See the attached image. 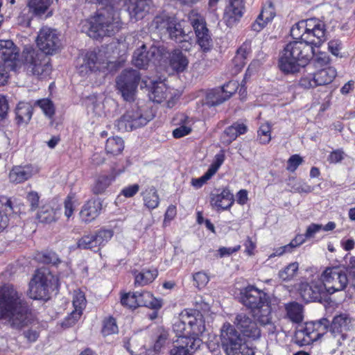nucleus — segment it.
Masks as SVG:
<instances>
[{
	"mask_svg": "<svg viewBox=\"0 0 355 355\" xmlns=\"http://www.w3.org/2000/svg\"><path fill=\"white\" fill-rule=\"evenodd\" d=\"M324 24L315 18L301 20L295 24L291 35L295 40L286 44L279 60V67L285 73L298 72L314 55V46L326 40Z\"/></svg>",
	"mask_w": 355,
	"mask_h": 355,
	"instance_id": "obj_1",
	"label": "nucleus"
},
{
	"mask_svg": "<svg viewBox=\"0 0 355 355\" xmlns=\"http://www.w3.org/2000/svg\"><path fill=\"white\" fill-rule=\"evenodd\" d=\"M0 319L15 329H21L32 320L28 303L12 284L0 287Z\"/></svg>",
	"mask_w": 355,
	"mask_h": 355,
	"instance_id": "obj_2",
	"label": "nucleus"
},
{
	"mask_svg": "<svg viewBox=\"0 0 355 355\" xmlns=\"http://www.w3.org/2000/svg\"><path fill=\"white\" fill-rule=\"evenodd\" d=\"M240 299L260 326L268 327L269 334L275 333L276 327L272 322L271 301L267 293L254 285H248L241 291Z\"/></svg>",
	"mask_w": 355,
	"mask_h": 355,
	"instance_id": "obj_3",
	"label": "nucleus"
},
{
	"mask_svg": "<svg viewBox=\"0 0 355 355\" xmlns=\"http://www.w3.org/2000/svg\"><path fill=\"white\" fill-rule=\"evenodd\" d=\"M173 330L178 335L191 336L192 338H199L205 331L202 313L188 309L183 310L173 324Z\"/></svg>",
	"mask_w": 355,
	"mask_h": 355,
	"instance_id": "obj_4",
	"label": "nucleus"
},
{
	"mask_svg": "<svg viewBox=\"0 0 355 355\" xmlns=\"http://www.w3.org/2000/svg\"><path fill=\"white\" fill-rule=\"evenodd\" d=\"M220 340L226 355H254L241 334L229 322L223 324L220 329Z\"/></svg>",
	"mask_w": 355,
	"mask_h": 355,
	"instance_id": "obj_5",
	"label": "nucleus"
},
{
	"mask_svg": "<svg viewBox=\"0 0 355 355\" xmlns=\"http://www.w3.org/2000/svg\"><path fill=\"white\" fill-rule=\"evenodd\" d=\"M120 27L121 21L118 14L112 10H105L92 18L88 35L95 39L111 36L118 32Z\"/></svg>",
	"mask_w": 355,
	"mask_h": 355,
	"instance_id": "obj_6",
	"label": "nucleus"
},
{
	"mask_svg": "<svg viewBox=\"0 0 355 355\" xmlns=\"http://www.w3.org/2000/svg\"><path fill=\"white\" fill-rule=\"evenodd\" d=\"M329 326V321L324 318L306 322L305 326H301L297 329L293 341L300 347L309 345L320 338L327 332Z\"/></svg>",
	"mask_w": 355,
	"mask_h": 355,
	"instance_id": "obj_7",
	"label": "nucleus"
},
{
	"mask_svg": "<svg viewBox=\"0 0 355 355\" xmlns=\"http://www.w3.org/2000/svg\"><path fill=\"white\" fill-rule=\"evenodd\" d=\"M56 283L57 279L49 269L40 268L29 283L28 295L33 300H44L48 297L49 289Z\"/></svg>",
	"mask_w": 355,
	"mask_h": 355,
	"instance_id": "obj_8",
	"label": "nucleus"
},
{
	"mask_svg": "<svg viewBox=\"0 0 355 355\" xmlns=\"http://www.w3.org/2000/svg\"><path fill=\"white\" fill-rule=\"evenodd\" d=\"M352 319L347 313H340L334 317L330 325V343L338 348L345 345L350 340L349 331L352 328Z\"/></svg>",
	"mask_w": 355,
	"mask_h": 355,
	"instance_id": "obj_9",
	"label": "nucleus"
},
{
	"mask_svg": "<svg viewBox=\"0 0 355 355\" xmlns=\"http://www.w3.org/2000/svg\"><path fill=\"white\" fill-rule=\"evenodd\" d=\"M23 57L28 72L40 78H44L51 71L50 58L40 51L26 49L23 51Z\"/></svg>",
	"mask_w": 355,
	"mask_h": 355,
	"instance_id": "obj_10",
	"label": "nucleus"
},
{
	"mask_svg": "<svg viewBox=\"0 0 355 355\" xmlns=\"http://www.w3.org/2000/svg\"><path fill=\"white\" fill-rule=\"evenodd\" d=\"M320 280L326 293L329 295L344 290L348 284L346 272L339 267L327 268Z\"/></svg>",
	"mask_w": 355,
	"mask_h": 355,
	"instance_id": "obj_11",
	"label": "nucleus"
},
{
	"mask_svg": "<svg viewBox=\"0 0 355 355\" xmlns=\"http://www.w3.org/2000/svg\"><path fill=\"white\" fill-rule=\"evenodd\" d=\"M157 62H159V67H170L177 73L183 72L189 64L188 59L182 51L175 50L169 53L164 46H157Z\"/></svg>",
	"mask_w": 355,
	"mask_h": 355,
	"instance_id": "obj_12",
	"label": "nucleus"
},
{
	"mask_svg": "<svg viewBox=\"0 0 355 355\" xmlns=\"http://www.w3.org/2000/svg\"><path fill=\"white\" fill-rule=\"evenodd\" d=\"M139 80L140 73L135 69H125L117 77L116 87L125 101H135Z\"/></svg>",
	"mask_w": 355,
	"mask_h": 355,
	"instance_id": "obj_13",
	"label": "nucleus"
},
{
	"mask_svg": "<svg viewBox=\"0 0 355 355\" xmlns=\"http://www.w3.org/2000/svg\"><path fill=\"white\" fill-rule=\"evenodd\" d=\"M36 42L40 52L45 55L55 53L61 47L57 31L47 26H44L40 30Z\"/></svg>",
	"mask_w": 355,
	"mask_h": 355,
	"instance_id": "obj_14",
	"label": "nucleus"
},
{
	"mask_svg": "<svg viewBox=\"0 0 355 355\" xmlns=\"http://www.w3.org/2000/svg\"><path fill=\"white\" fill-rule=\"evenodd\" d=\"M234 327L243 337L258 340L261 336V330L259 327V322L252 316L245 313H239L236 315L233 321Z\"/></svg>",
	"mask_w": 355,
	"mask_h": 355,
	"instance_id": "obj_15",
	"label": "nucleus"
},
{
	"mask_svg": "<svg viewBox=\"0 0 355 355\" xmlns=\"http://www.w3.org/2000/svg\"><path fill=\"white\" fill-rule=\"evenodd\" d=\"M157 29H159L161 34L168 33L169 38L175 42L186 41L187 35L181 25L176 21L173 17L164 12L157 16Z\"/></svg>",
	"mask_w": 355,
	"mask_h": 355,
	"instance_id": "obj_16",
	"label": "nucleus"
},
{
	"mask_svg": "<svg viewBox=\"0 0 355 355\" xmlns=\"http://www.w3.org/2000/svg\"><path fill=\"white\" fill-rule=\"evenodd\" d=\"M336 74V70L334 67H328L303 76L299 84L304 89L328 85L334 80Z\"/></svg>",
	"mask_w": 355,
	"mask_h": 355,
	"instance_id": "obj_17",
	"label": "nucleus"
},
{
	"mask_svg": "<svg viewBox=\"0 0 355 355\" xmlns=\"http://www.w3.org/2000/svg\"><path fill=\"white\" fill-rule=\"evenodd\" d=\"M189 21L194 29L198 44L204 51H209L211 46V39L204 17L192 12L189 15Z\"/></svg>",
	"mask_w": 355,
	"mask_h": 355,
	"instance_id": "obj_18",
	"label": "nucleus"
},
{
	"mask_svg": "<svg viewBox=\"0 0 355 355\" xmlns=\"http://www.w3.org/2000/svg\"><path fill=\"white\" fill-rule=\"evenodd\" d=\"M110 64V62H107L101 53L89 52L86 54L83 63L79 67V73L84 76L89 72L105 71Z\"/></svg>",
	"mask_w": 355,
	"mask_h": 355,
	"instance_id": "obj_19",
	"label": "nucleus"
},
{
	"mask_svg": "<svg viewBox=\"0 0 355 355\" xmlns=\"http://www.w3.org/2000/svg\"><path fill=\"white\" fill-rule=\"evenodd\" d=\"M202 343L200 338H192L191 336L178 335V339L174 343L170 350L171 355H193Z\"/></svg>",
	"mask_w": 355,
	"mask_h": 355,
	"instance_id": "obj_20",
	"label": "nucleus"
},
{
	"mask_svg": "<svg viewBox=\"0 0 355 355\" xmlns=\"http://www.w3.org/2000/svg\"><path fill=\"white\" fill-rule=\"evenodd\" d=\"M299 291L301 297L306 302L321 301L327 294L321 280L312 282L311 284L301 283Z\"/></svg>",
	"mask_w": 355,
	"mask_h": 355,
	"instance_id": "obj_21",
	"label": "nucleus"
},
{
	"mask_svg": "<svg viewBox=\"0 0 355 355\" xmlns=\"http://www.w3.org/2000/svg\"><path fill=\"white\" fill-rule=\"evenodd\" d=\"M148 121L140 114L133 110L128 111L119 120L115 125L121 132H128L145 125Z\"/></svg>",
	"mask_w": 355,
	"mask_h": 355,
	"instance_id": "obj_22",
	"label": "nucleus"
},
{
	"mask_svg": "<svg viewBox=\"0 0 355 355\" xmlns=\"http://www.w3.org/2000/svg\"><path fill=\"white\" fill-rule=\"evenodd\" d=\"M72 304L74 310L65 318L62 323V325L66 327L73 326L80 318L87 304L85 293L80 290L75 291L73 294Z\"/></svg>",
	"mask_w": 355,
	"mask_h": 355,
	"instance_id": "obj_23",
	"label": "nucleus"
},
{
	"mask_svg": "<svg viewBox=\"0 0 355 355\" xmlns=\"http://www.w3.org/2000/svg\"><path fill=\"white\" fill-rule=\"evenodd\" d=\"M244 5L243 0H230L223 19L228 26H232L243 16Z\"/></svg>",
	"mask_w": 355,
	"mask_h": 355,
	"instance_id": "obj_24",
	"label": "nucleus"
},
{
	"mask_svg": "<svg viewBox=\"0 0 355 355\" xmlns=\"http://www.w3.org/2000/svg\"><path fill=\"white\" fill-rule=\"evenodd\" d=\"M234 203V195L227 189H224L220 193H211L210 204L217 210L227 209Z\"/></svg>",
	"mask_w": 355,
	"mask_h": 355,
	"instance_id": "obj_25",
	"label": "nucleus"
},
{
	"mask_svg": "<svg viewBox=\"0 0 355 355\" xmlns=\"http://www.w3.org/2000/svg\"><path fill=\"white\" fill-rule=\"evenodd\" d=\"M102 204L98 200L92 199L88 200L80 211V217L82 221L90 223L100 214Z\"/></svg>",
	"mask_w": 355,
	"mask_h": 355,
	"instance_id": "obj_26",
	"label": "nucleus"
},
{
	"mask_svg": "<svg viewBox=\"0 0 355 355\" xmlns=\"http://www.w3.org/2000/svg\"><path fill=\"white\" fill-rule=\"evenodd\" d=\"M34 170L32 166H15L10 171L9 182L13 184L22 183L32 177Z\"/></svg>",
	"mask_w": 355,
	"mask_h": 355,
	"instance_id": "obj_27",
	"label": "nucleus"
},
{
	"mask_svg": "<svg viewBox=\"0 0 355 355\" xmlns=\"http://www.w3.org/2000/svg\"><path fill=\"white\" fill-rule=\"evenodd\" d=\"M275 16V8L271 2L263 6L255 21L252 24V29L256 32L261 31Z\"/></svg>",
	"mask_w": 355,
	"mask_h": 355,
	"instance_id": "obj_28",
	"label": "nucleus"
},
{
	"mask_svg": "<svg viewBox=\"0 0 355 355\" xmlns=\"http://www.w3.org/2000/svg\"><path fill=\"white\" fill-rule=\"evenodd\" d=\"M125 349L131 354V355H155V346L152 349H146L145 345L143 344V340L137 336L131 338L124 345Z\"/></svg>",
	"mask_w": 355,
	"mask_h": 355,
	"instance_id": "obj_29",
	"label": "nucleus"
},
{
	"mask_svg": "<svg viewBox=\"0 0 355 355\" xmlns=\"http://www.w3.org/2000/svg\"><path fill=\"white\" fill-rule=\"evenodd\" d=\"M19 56V50L12 40H0V58L6 63L14 61Z\"/></svg>",
	"mask_w": 355,
	"mask_h": 355,
	"instance_id": "obj_30",
	"label": "nucleus"
},
{
	"mask_svg": "<svg viewBox=\"0 0 355 355\" xmlns=\"http://www.w3.org/2000/svg\"><path fill=\"white\" fill-rule=\"evenodd\" d=\"M121 171L116 172L114 168L112 170L109 175H101L96 179L92 191L95 194L103 193L106 189L112 184L115 180L116 177L119 175Z\"/></svg>",
	"mask_w": 355,
	"mask_h": 355,
	"instance_id": "obj_31",
	"label": "nucleus"
},
{
	"mask_svg": "<svg viewBox=\"0 0 355 355\" xmlns=\"http://www.w3.org/2000/svg\"><path fill=\"white\" fill-rule=\"evenodd\" d=\"M15 114L18 125L27 124L32 117L33 107L28 103L20 102L16 107Z\"/></svg>",
	"mask_w": 355,
	"mask_h": 355,
	"instance_id": "obj_32",
	"label": "nucleus"
},
{
	"mask_svg": "<svg viewBox=\"0 0 355 355\" xmlns=\"http://www.w3.org/2000/svg\"><path fill=\"white\" fill-rule=\"evenodd\" d=\"M60 211L57 209L53 208L50 205H44L42 207L37 214V218L40 223H51L55 222L59 218Z\"/></svg>",
	"mask_w": 355,
	"mask_h": 355,
	"instance_id": "obj_33",
	"label": "nucleus"
},
{
	"mask_svg": "<svg viewBox=\"0 0 355 355\" xmlns=\"http://www.w3.org/2000/svg\"><path fill=\"white\" fill-rule=\"evenodd\" d=\"M247 131V127L243 123H234L227 127L223 132L225 142L230 144L235 140L238 136L244 134Z\"/></svg>",
	"mask_w": 355,
	"mask_h": 355,
	"instance_id": "obj_34",
	"label": "nucleus"
},
{
	"mask_svg": "<svg viewBox=\"0 0 355 355\" xmlns=\"http://www.w3.org/2000/svg\"><path fill=\"white\" fill-rule=\"evenodd\" d=\"M287 317L293 322L299 323L303 319V307L299 303L293 302L285 304Z\"/></svg>",
	"mask_w": 355,
	"mask_h": 355,
	"instance_id": "obj_35",
	"label": "nucleus"
},
{
	"mask_svg": "<svg viewBox=\"0 0 355 355\" xmlns=\"http://www.w3.org/2000/svg\"><path fill=\"white\" fill-rule=\"evenodd\" d=\"M149 54L150 53L146 51V45L143 44L140 49H137L134 53L133 64L139 69H145L150 62Z\"/></svg>",
	"mask_w": 355,
	"mask_h": 355,
	"instance_id": "obj_36",
	"label": "nucleus"
},
{
	"mask_svg": "<svg viewBox=\"0 0 355 355\" xmlns=\"http://www.w3.org/2000/svg\"><path fill=\"white\" fill-rule=\"evenodd\" d=\"M123 148L124 142L121 137H113L107 139L105 150L107 154L117 155L123 151Z\"/></svg>",
	"mask_w": 355,
	"mask_h": 355,
	"instance_id": "obj_37",
	"label": "nucleus"
},
{
	"mask_svg": "<svg viewBox=\"0 0 355 355\" xmlns=\"http://www.w3.org/2000/svg\"><path fill=\"white\" fill-rule=\"evenodd\" d=\"M228 100L220 88L212 89L206 96V102L208 106H216Z\"/></svg>",
	"mask_w": 355,
	"mask_h": 355,
	"instance_id": "obj_38",
	"label": "nucleus"
},
{
	"mask_svg": "<svg viewBox=\"0 0 355 355\" xmlns=\"http://www.w3.org/2000/svg\"><path fill=\"white\" fill-rule=\"evenodd\" d=\"M5 206L4 214L0 210V232L3 231L8 225L9 218L8 214L13 211L12 203L10 198L3 197L0 200Z\"/></svg>",
	"mask_w": 355,
	"mask_h": 355,
	"instance_id": "obj_39",
	"label": "nucleus"
},
{
	"mask_svg": "<svg viewBox=\"0 0 355 355\" xmlns=\"http://www.w3.org/2000/svg\"><path fill=\"white\" fill-rule=\"evenodd\" d=\"M98 249L104 246L112 238L114 232L112 230L101 228L93 233Z\"/></svg>",
	"mask_w": 355,
	"mask_h": 355,
	"instance_id": "obj_40",
	"label": "nucleus"
},
{
	"mask_svg": "<svg viewBox=\"0 0 355 355\" xmlns=\"http://www.w3.org/2000/svg\"><path fill=\"white\" fill-rule=\"evenodd\" d=\"M54 0H28V6L36 15H41L46 12ZM58 1V0H55Z\"/></svg>",
	"mask_w": 355,
	"mask_h": 355,
	"instance_id": "obj_41",
	"label": "nucleus"
},
{
	"mask_svg": "<svg viewBox=\"0 0 355 355\" xmlns=\"http://www.w3.org/2000/svg\"><path fill=\"white\" fill-rule=\"evenodd\" d=\"M150 0H129L128 10L135 16L146 10L149 7Z\"/></svg>",
	"mask_w": 355,
	"mask_h": 355,
	"instance_id": "obj_42",
	"label": "nucleus"
},
{
	"mask_svg": "<svg viewBox=\"0 0 355 355\" xmlns=\"http://www.w3.org/2000/svg\"><path fill=\"white\" fill-rule=\"evenodd\" d=\"M298 268L297 262L291 263L279 272V277L284 282H288L296 275Z\"/></svg>",
	"mask_w": 355,
	"mask_h": 355,
	"instance_id": "obj_43",
	"label": "nucleus"
},
{
	"mask_svg": "<svg viewBox=\"0 0 355 355\" xmlns=\"http://www.w3.org/2000/svg\"><path fill=\"white\" fill-rule=\"evenodd\" d=\"M78 247L81 249H89L96 251L98 249L93 233L85 234L77 242Z\"/></svg>",
	"mask_w": 355,
	"mask_h": 355,
	"instance_id": "obj_44",
	"label": "nucleus"
},
{
	"mask_svg": "<svg viewBox=\"0 0 355 355\" xmlns=\"http://www.w3.org/2000/svg\"><path fill=\"white\" fill-rule=\"evenodd\" d=\"M121 304L130 309L139 306V296L137 293H125L121 297Z\"/></svg>",
	"mask_w": 355,
	"mask_h": 355,
	"instance_id": "obj_45",
	"label": "nucleus"
},
{
	"mask_svg": "<svg viewBox=\"0 0 355 355\" xmlns=\"http://www.w3.org/2000/svg\"><path fill=\"white\" fill-rule=\"evenodd\" d=\"M139 306H144L151 309L155 308V297L153 294L148 291H144L138 294Z\"/></svg>",
	"mask_w": 355,
	"mask_h": 355,
	"instance_id": "obj_46",
	"label": "nucleus"
},
{
	"mask_svg": "<svg viewBox=\"0 0 355 355\" xmlns=\"http://www.w3.org/2000/svg\"><path fill=\"white\" fill-rule=\"evenodd\" d=\"M154 280V275L150 270H144L135 276V284L139 286H144Z\"/></svg>",
	"mask_w": 355,
	"mask_h": 355,
	"instance_id": "obj_47",
	"label": "nucleus"
},
{
	"mask_svg": "<svg viewBox=\"0 0 355 355\" xmlns=\"http://www.w3.org/2000/svg\"><path fill=\"white\" fill-rule=\"evenodd\" d=\"M141 88L148 91V96L152 101H155V80L152 78L146 77L141 80Z\"/></svg>",
	"mask_w": 355,
	"mask_h": 355,
	"instance_id": "obj_48",
	"label": "nucleus"
},
{
	"mask_svg": "<svg viewBox=\"0 0 355 355\" xmlns=\"http://www.w3.org/2000/svg\"><path fill=\"white\" fill-rule=\"evenodd\" d=\"M271 127L269 123L262 124L258 130L259 140L261 144H266L271 140Z\"/></svg>",
	"mask_w": 355,
	"mask_h": 355,
	"instance_id": "obj_49",
	"label": "nucleus"
},
{
	"mask_svg": "<svg viewBox=\"0 0 355 355\" xmlns=\"http://www.w3.org/2000/svg\"><path fill=\"white\" fill-rule=\"evenodd\" d=\"M157 349L162 348L170 343L168 340V331L159 327L157 328Z\"/></svg>",
	"mask_w": 355,
	"mask_h": 355,
	"instance_id": "obj_50",
	"label": "nucleus"
},
{
	"mask_svg": "<svg viewBox=\"0 0 355 355\" xmlns=\"http://www.w3.org/2000/svg\"><path fill=\"white\" fill-rule=\"evenodd\" d=\"M36 104L42 109L44 114L51 117L55 113V108L53 103L48 98L41 99L36 102Z\"/></svg>",
	"mask_w": 355,
	"mask_h": 355,
	"instance_id": "obj_51",
	"label": "nucleus"
},
{
	"mask_svg": "<svg viewBox=\"0 0 355 355\" xmlns=\"http://www.w3.org/2000/svg\"><path fill=\"white\" fill-rule=\"evenodd\" d=\"M291 189L294 192L302 193H311L314 187L308 184L303 180L295 181V183L291 186Z\"/></svg>",
	"mask_w": 355,
	"mask_h": 355,
	"instance_id": "obj_52",
	"label": "nucleus"
},
{
	"mask_svg": "<svg viewBox=\"0 0 355 355\" xmlns=\"http://www.w3.org/2000/svg\"><path fill=\"white\" fill-rule=\"evenodd\" d=\"M225 160V155L223 151L216 154L214 157L213 163L210 165L207 170L212 176L217 172Z\"/></svg>",
	"mask_w": 355,
	"mask_h": 355,
	"instance_id": "obj_53",
	"label": "nucleus"
},
{
	"mask_svg": "<svg viewBox=\"0 0 355 355\" xmlns=\"http://www.w3.org/2000/svg\"><path fill=\"white\" fill-rule=\"evenodd\" d=\"M193 279L195 286L198 288H204L209 281V277L207 273L204 272H198L193 274Z\"/></svg>",
	"mask_w": 355,
	"mask_h": 355,
	"instance_id": "obj_54",
	"label": "nucleus"
},
{
	"mask_svg": "<svg viewBox=\"0 0 355 355\" xmlns=\"http://www.w3.org/2000/svg\"><path fill=\"white\" fill-rule=\"evenodd\" d=\"M103 334L105 336L111 335L118 332V327L114 318H110L104 321Z\"/></svg>",
	"mask_w": 355,
	"mask_h": 355,
	"instance_id": "obj_55",
	"label": "nucleus"
},
{
	"mask_svg": "<svg viewBox=\"0 0 355 355\" xmlns=\"http://www.w3.org/2000/svg\"><path fill=\"white\" fill-rule=\"evenodd\" d=\"M303 162V159L299 155H293L289 157L287 162L286 169L290 172H295L297 167Z\"/></svg>",
	"mask_w": 355,
	"mask_h": 355,
	"instance_id": "obj_56",
	"label": "nucleus"
},
{
	"mask_svg": "<svg viewBox=\"0 0 355 355\" xmlns=\"http://www.w3.org/2000/svg\"><path fill=\"white\" fill-rule=\"evenodd\" d=\"M211 306L208 302H206L203 299L200 298L199 300L196 301L195 309H189L191 311H196L202 313V316L210 311Z\"/></svg>",
	"mask_w": 355,
	"mask_h": 355,
	"instance_id": "obj_57",
	"label": "nucleus"
},
{
	"mask_svg": "<svg viewBox=\"0 0 355 355\" xmlns=\"http://www.w3.org/2000/svg\"><path fill=\"white\" fill-rule=\"evenodd\" d=\"M225 96L229 99L238 89V83L235 81H229L220 88Z\"/></svg>",
	"mask_w": 355,
	"mask_h": 355,
	"instance_id": "obj_58",
	"label": "nucleus"
},
{
	"mask_svg": "<svg viewBox=\"0 0 355 355\" xmlns=\"http://www.w3.org/2000/svg\"><path fill=\"white\" fill-rule=\"evenodd\" d=\"M144 200L145 205L149 209H153L155 207V201L154 200L150 199L151 196H155V191L153 189H150V190L146 189L143 192Z\"/></svg>",
	"mask_w": 355,
	"mask_h": 355,
	"instance_id": "obj_59",
	"label": "nucleus"
},
{
	"mask_svg": "<svg viewBox=\"0 0 355 355\" xmlns=\"http://www.w3.org/2000/svg\"><path fill=\"white\" fill-rule=\"evenodd\" d=\"M9 67L5 62L0 61V86H3L8 83L10 77Z\"/></svg>",
	"mask_w": 355,
	"mask_h": 355,
	"instance_id": "obj_60",
	"label": "nucleus"
},
{
	"mask_svg": "<svg viewBox=\"0 0 355 355\" xmlns=\"http://www.w3.org/2000/svg\"><path fill=\"white\" fill-rule=\"evenodd\" d=\"M252 51L251 49V42L245 41L242 45L237 49L236 54L244 58L247 60L248 56L250 55Z\"/></svg>",
	"mask_w": 355,
	"mask_h": 355,
	"instance_id": "obj_61",
	"label": "nucleus"
},
{
	"mask_svg": "<svg viewBox=\"0 0 355 355\" xmlns=\"http://www.w3.org/2000/svg\"><path fill=\"white\" fill-rule=\"evenodd\" d=\"M342 49V42L339 40L334 39L329 42L328 49L335 56H339Z\"/></svg>",
	"mask_w": 355,
	"mask_h": 355,
	"instance_id": "obj_62",
	"label": "nucleus"
},
{
	"mask_svg": "<svg viewBox=\"0 0 355 355\" xmlns=\"http://www.w3.org/2000/svg\"><path fill=\"white\" fill-rule=\"evenodd\" d=\"M212 175L206 172L202 176L199 178H193L191 180V185L196 189L202 187L211 178Z\"/></svg>",
	"mask_w": 355,
	"mask_h": 355,
	"instance_id": "obj_63",
	"label": "nucleus"
},
{
	"mask_svg": "<svg viewBox=\"0 0 355 355\" xmlns=\"http://www.w3.org/2000/svg\"><path fill=\"white\" fill-rule=\"evenodd\" d=\"M37 259L44 262V263H53L55 264L58 261L57 255L53 252L44 253L40 254Z\"/></svg>",
	"mask_w": 355,
	"mask_h": 355,
	"instance_id": "obj_64",
	"label": "nucleus"
}]
</instances>
